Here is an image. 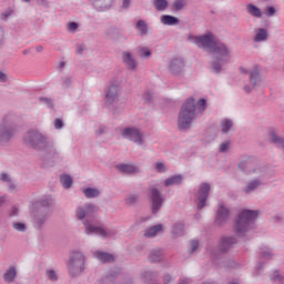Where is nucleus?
Returning a JSON list of instances; mask_svg holds the SVG:
<instances>
[{
	"instance_id": "nucleus-1",
	"label": "nucleus",
	"mask_w": 284,
	"mask_h": 284,
	"mask_svg": "<svg viewBox=\"0 0 284 284\" xmlns=\"http://www.w3.org/2000/svg\"><path fill=\"white\" fill-rule=\"evenodd\" d=\"M187 41L196 45L200 50H204V52H213L214 57L211 61L212 72L214 74H221L223 72V65L231 59V51L225 43L216 40L214 33L207 32L202 36L189 34Z\"/></svg>"
},
{
	"instance_id": "nucleus-2",
	"label": "nucleus",
	"mask_w": 284,
	"mask_h": 284,
	"mask_svg": "<svg viewBox=\"0 0 284 284\" xmlns=\"http://www.w3.org/2000/svg\"><path fill=\"white\" fill-rule=\"evenodd\" d=\"M22 142L27 148L41 152L40 159L47 165H54L59 160V151L54 146V142L50 140L47 133L39 129H30L22 136Z\"/></svg>"
},
{
	"instance_id": "nucleus-3",
	"label": "nucleus",
	"mask_w": 284,
	"mask_h": 284,
	"mask_svg": "<svg viewBox=\"0 0 284 284\" xmlns=\"http://www.w3.org/2000/svg\"><path fill=\"white\" fill-rule=\"evenodd\" d=\"M95 212L97 205L92 203L77 206L75 217L84 225V234H87V236H100V239H110L114 236L116 234V229H103L90 220L94 216Z\"/></svg>"
},
{
	"instance_id": "nucleus-4",
	"label": "nucleus",
	"mask_w": 284,
	"mask_h": 284,
	"mask_svg": "<svg viewBox=\"0 0 284 284\" xmlns=\"http://www.w3.org/2000/svg\"><path fill=\"white\" fill-rule=\"evenodd\" d=\"M196 118V101L194 98H187L180 109L178 118L179 130H187L192 121Z\"/></svg>"
},
{
	"instance_id": "nucleus-5",
	"label": "nucleus",
	"mask_w": 284,
	"mask_h": 284,
	"mask_svg": "<svg viewBox=\"0 0 284 284\" xmlns=\"http://www.w3.org/2000/svg\"><path fill=\"white\" fill-rule=\"evenodd\" d=\"M14 123V115L12 113L6 114L0 123V145H8L14 136L12 124Z\"/></svg>"
},
{
	"instance_id": "nucleus-6",
	"label": "nucleus",
	"mask_w": 284,
	"mask_h": 284,
	"mask_svg": "<svg viewBox=\"0 0 284 284\" xmlns=\"http://www.w3.org/2000/svg\"><path fill=\"white\" fill-rule=\"evenodd\" d=\"M85 270V255L81 251L71 253L68 262V271L71 276H79Z\"/></svg>"
},
{
	"instance_id": "nucleus-7",
	"label": "nucleus",
	"mask_w": 284,
	"mask_h": 284,
	"mask_svg": "<svg viewBox=\"0 0 284 284\" xmlns=\"http://www.w3.org/2000/svg\"><path fill=\"white\" fill-rule=\"evenodd\" d=\"M233 230L240 239H243L250 230V209H244L239 212Z\"/></svg>"
},
{
	"instance_id": "nucleus-8",
	"label": "nucleus",
	"mask_w": 284,
	"mask_h": 284,
	"mask_svg": "<svg viewBox=\"0 0 284 284\" xmlns=\"http://www.w3.org/2000/svg\"><path fill=\"white\" fill-rule=\"evenodd\" d=\"M121 135L126 140L131 141L132 143H135V145H139V148H148V144L145 143V136L143 135V132H141L138 128L134 126H126L121 130Z\"/></svg>"
},
{
	"instance_id": "nucleus-9",
	"label": "nucleus",
	"mask_w": 284,
	"mask_h": 284,
	"mask_svg": "<svg viewBox=\"0 0 284 284\" xmlns=\"http://www.w3.org/2000/svg\"><path fill=\"white\" fill-rule=\"evenodd\" d=\"M237 243L236 237L234 236H223L220 240L219 243V252L214 251V248H212V246H207V252H210L211 257L213 261H216V258H220L221 254H225V252H230V250H232V247H234V245Z\"/></svg>"
},
{
	"instance_id": "nucleus-10",
	"label": "nucleus",
	"mask_w": 284,
	"mask_h": 284,
	"mask_svg": "<svg viewBox=\"0 0 284 284\" xmlns=\"http://www.w3.org/2000/svg\"><path fill=\"white\" fill-rule=\"evenodd\" d=\"M105 105L106 108H112L113 110H119L124 108L123 101L119 98V87L111 84L105 94Z\"/></svg>"
},
{
	"instance_id": "nucleus-11",
	"label": "nucleus",
	"mask_w": 284,
	"mask_h": 284,
	"mask_svg": "<svg viewBox=\"0 0 284 284\" xmlns=\"http://www.w3.org/2000/svg\"><path fill=\"white\" fill-rule=\"evenodd\" d=\"M54 205V197L50 194H44L37 200L30 202L31 212H48Z\"/></svg>"
},
{
	"instance_id": "nucleus-12",
	"label": "nucleus",
	"mask_w": 284,
	"mask_h": 284,
	"mask_svg": "<svg viewBox=\"0 0 284 284\" xmlns=\"http://www.w3.org/2000/svg\"><path fill=\"white\" fill-rule=\"evenodd\" d=\"M149 199L151 202L152 214H159L161 207H163V203H165V197L159 189L152 186L149 192Z\"/></svg>"
},
{
	"instance_id": "nucleus-13",
	"label": "nucleus",
	"mask_w": 284,
	"mask_h": 284,
	"mask_svg": "<svg viewBox=\"0 0 284 284\" xmlns=\"http://www.w3.org/2000/svg\"><path fill=\"white\" fill-rule=\"evenodd\" d=\"M267 169L265 166H257L251 171L252 180L250 182V192H254V190H258V187L265 185L263 181V175L266 174Z\"/></svg>"
},
{
	"instance_id": "nucleus-14",
	"label": "nucleus",
	"mask_w": 284,
	"mask_h": 284,
	"mask_svg": "<svg viewBox=\"0 0 284 284\" xmlns=\"http://www.w3.org/2000/svg\"><path fill=\"white\" fill-rule=\"evenodd\" d=\"M210 183H202L199 186L197 194H196V210L201 212L205 205H207V199L210 196Z\"/></svg>"
},
{
	"instance_id": "nucleus-15",
	"label": "nucleus",
	"mask_w": 284,
	"mask_h": 284,
	"mask_svg": "<svg viewBox=\"0 0 284 284\" xmlns=\"http://www.w3.org/2000/svg\"><path fill=\"white\" fill-rule=\"evenodd\" d=\"M227 221H230V209H227L225 204L219 203L214 223L217 227H223V225L227 224Z\"/></svg>"
},
{
	"instance_id": "nucleus-16",
	"label": "nucleus",
	"mask_w": 284,
	"mask_h": 284,
	"mask_svg": "<svg viewBox=\"0 0 284 284\" xmlns=\"http://www.w3.org/2000/svg\"><path fill=\"white\" fill-rule=\"evenodd\" d=\"M33 212V219L32 224L34 230H42L43 225L48 223V211H32Z\"/></svg>"
},
{
	"instance_id": "nucleus-17",
	"label": "nucleus",
	"mask_w": 284,
	"mask_h": 284,
	"mask_svg": "<svg viewBox=\"0 0 284 284\" xmlns=\"http://www.w3.org/2000/svg\"><path fill=\"white\" fill-rule=\"evenodd\" d=\"M169 70L175 77H179L185 72V60L182 58H174L169 63Z\"/></svg>"
},
{
	"instance_id": "nucleus-18",
	"label": "nucleus",
	"mask_w": 284,
	"mask_h": 284,
	"mask_svg": "<svg viewBox=\"0 0 284 284\" xmlns=\"http://www.w3.org/2000/svg\"><path fill=\"white\" fill-rule=\"evenodd\" d=\"M115 170H118V172H121V174H141V168H139V165L134 163H120L115 166Z\"/></svg>"
},
{
	"instance_id": "nucleus-19",
	"label": "nucleus",
	"mask_w": 284,
	"mask_h": 284,
	"mask_svg": "<svg viewBox=\"0 0 284 284\" xmlns=\"http://www.w3.org/2000/svg\"><path fill=\"white\" fill-rule=\"evenodd\" d=\"M122 62L125 65L126 70H131L134 72L136 68H139V62H136V58L132 55L130 51L122 52Z\"/></svg>"
},
{
	"instance_id": "nucleus-20",
	"label": "nucleus",
	"mask_w": 284,
	"mask_h": 284,
	"mask_svg": "<svg viewBox=\"0 0 284 284\" xmlns=\"http://www.w3.org/2000/svg\"><path fill=\"white\" fill-rule=\"evenodd\" d=\"M254 32H255V36L253 37L254 43H265V41H267V37H270V33L265 28L254 29Z\"/></svg>"
},
{
	"instance_id": "nucleus-21",
	"label": "nucleus",
	"mask_w": 284,
	"mask_h": 284,
	"mask_svg": "<svg viewBox=\"0 0 284 284\" xmlns=\"http://www.w3.org/2000/svg\"><path fill=\"white\" fill-rule=\"evenodd\" d=\"M171 234L173 239L185 236V224L183 222H175L171 227Z\"/></svg>"
},
{
	"instance_id": "nucleus-22",
	"label": "nucleus",
	"mask_w": 284,
	"mask_h": 284,
	"mask_svg": "<svg viewBox=\"0 0 284 284\" xmlns=\"http://www.w3.org/2000/svg\"><path fill=\"white\" fill-rule=\"evenodd\" d=\"M159 234H163V224L150 226L144 231L145 239H154V236H159Z\"/></svg>"
},
{
	"instance_id": "nucleus-23",
	"label": "nucleus",
	"mask_w": 284,
	"mask_h": 284,
	"mask_svg": "<svg viewBox=\"0 0 284 284\" xmlns=\"http://www.w3.org/2000/svg\"><path fill=\"white\" fill-rule=\"evenodd\" d=\"M93 258L100 261V263H112L114 261V255L103 252V251H94L92 252Z\"/></svg>"
},
{
	"instance_id": "nucleus-24",
	"label": "nucleus",
	"mask_w": 284,
	"mask_h": 284,
	"mask_svg": "<svg viewBox=\"0 0 284 284\" xmlns=\"http://www.w3.org/2000/svg\"><path fill=\"white\" fill-rule=\"evenodd\" d=\"M234 128V120L230 118H223L220 121V130L222 134H230Z\"/></svg>"
},
{
	"instance_id": "nucleus-25",
	"label": "nucleus",
	"mask_w": 284,
	"mask_h": 284,
	"mask_svg": "<svg viewBox=\"0 0 284 284\" xmlns=\"http://www.w3.org/2000/svg\"><path fill=\"white\" fill-rule=\"evenodd\" d=\"M144 283L159 284V273L154 271H144L142 274Z\"/></svg>"
},
{
	"instance_id": "nucleus-26",
	"label": "nucleus",
	"mask_w": 284,
	"mask_h": 284,
	"mask_svg": "<svg viewBox=\"0 0 284 284\" xmlns=\"http://www.w3.org/2000/svg\"><path fill=\"white\" fill-rule=\"evenodd\" d=\"M183 183V175L174 174L164 180V187H172L174 185H181Z\"/></svg>"
},
{
	"instance_id": "nucleus-27",
	"label": "nucleus",
	"mask_w": 284,
	"mask_h": 284,
	"mask_svg": "<svg viewBox=\"0 0 284 284\" xmlns=\"http://www.w3.org/2000/svg\"><path fill=\"white\" fill-rule=\"evenodd\" d=\"M260 256L264 258V261H272L274 258V251L268 245L260 246Z\"/></svg>"
},
{
	"instance_id": "nucleus-28",
	"label": "nucleus",
	"mask_w": 284,
	"mask_h": 284,
	"mask_svg": "<svg viewBox=\"0 0 284 284\" xmlns=\"http://www.w3.org/2000/svg\"><path fill=\"white\" fill-rule=\"evenodd\" d=\"M16 278H17V267L11 265L4 272L3 280L6 283H14Z\"/></svg>"
},
{
	"instance_id": "nucleus-29",
	"label": "nucleus",
	"mask_w": 284,
	"mask_h": 284,
	"mask_svg": "<svg viewBox=\"0 0 284 284\" xmlns=\"http://www.w3.org/2000/svg\"><path fill=\"white\" fill-rule=\"evenodd\" d=\"M162 26H179V18L170 14H163L160 18Z\"/></svg>"
},
{
	"instance_id": "nucleus-30",
	"label": "nucleus",
	"mask_w": 284,
	"mask_h": 284,
	"mask_svg": "<svg viewBox=\"0 0 284 284\" xmlns=\"http://www.w3.org/2000/svg\"><path fill=\"white\" fill-rule=\"evenodd\" d=\"M268 139L274 145H276V148H282V150H284V139L278 136L276 132L270 131Z\"/></svg>"
},
{
	"instance_id": "nucleus-31",
	"label": "nucleus",
	"mask_w": 284,
	"mask_h": 284,
	"mask_svg": "<svg viewBox=\"0 0 284 284\" xmlns=\"http://www.w3.org/2000/svg\"><path fill=\"white\" fill-rule=\"evenodd\" d=\"M90 2L92 3L93 8H95V10H108L110 8V0H90Z\"/></svg>"
},
{
	"instance_id": "nucleus-32",
	"label": "nucleus",
	"mask_w": 284,
	"mask_h": 284,
	"mask_svg": "<svg viewBox=\"0 0 284 284\" xmlns=\"http://www.w3.org/2000/svg\"><path fill=\"white\" fill-rule=\"evenodd\" d=\"M187 8V0H173L171 3V10L173 12H181Z\"/></svg>"
},
{
	"instance_id": "nucleus-33",
	"label": "nucleus",
	"mask_w": 284,
	"mask_h": 284,
	"mask_svg": "<svg viewBox=\"0 0 284 284\" xmlns=\"http://www.w3.org/2000/svg\"><path fill=\"white\" fill-rule=\"evenodd\" d=\"M250 83L253 88L261 84V73L258 72V68L255 67L254 70L251 72Z\"/></svg>"
},
{
	"instance_id": "nucleus-34",
	"label": "nucleus",
	"mask_w": 284,
	"mask_h": 284,
	"mask_svg": "<svg viewBox=\"0 0 284 284\" xmlns=\"http://www.w3.org/2000/svg\"><path fill=\"white\" fill-rule=\"evenodd\" d=\"M135 29L142 37H145L150 32V28L148 27V22H145V20H139L135 23Z\"/></svg>"
},
{
	"instance_id": "nucleus-35",
	"label": "nucleus",
	"mask_w": 284,
	"mask_h": 284,
	"mask_svg": "<svg viewBox=\"0 0 284 284\" xmlns=\"http://www.w3.org/2000/svg\"><path fill=\"white\" fill-rule=\"evenodd\" d=\"M85 199H97L101 194V191L97 187H84L82 190Z\"/></svg>"
},
{
	"instance_id": "nucleus-36",
	"label": "nucleus",
	"mask_w": 284,
	"mask_h": 284,
	"mask_svg": "<svg viewBox=\"0 0 284 284\" xmlns=\"http://www.w3.org/2000/svg\"><path fill=\"white\" fill-rule=\"evenodd\" d=\"M152 3L156 12H165L168 10V6H170L168 0H153Z\"/></svg>"
},
{
	"instance_id": "nucleus-37",
	"label": "nucleus",
	"mask_w": 284,
	"mask_h": 284,
	"mask_svg": "<svg viewBox=\"0 0 284 284\" xmlns=\"http://www.w3.org/2000/svg\"><path fill=\"white\" fill-rule=\"evenodd\" d=\"M163 256V251L161 248H153L150 251L149 260L152 263H159Z\"/></svg>"
},
{
	"instance_id": "nucleus-38",
	"label": "nucleus",
	"mask_w": 284,
	"mask_h": 284,
	"mask_svg": "<svg viewBox=\"0 0 284 284\" xmlns=\"http://www.w3.org/2000/svg\"><path fill=\"white\" fill-rule=\"evenodd\" d=\"M237 169L240 170V172H242V174H248L250 173V156L242 159L239 162Z\"/></svg>"
},
{
	"instance_id": "nucleus-39",
	"label": "nucleus",
	"mask_w": 284,
	"mask_h": 284,
	"mask_svg": "<svg viewBox=\"0 0 284 284\" xmlns=\"http://www.w3.org/2000/svg\"><path fill=\"white\" fill-rule=\"evenodd\" d=\"M153 168L155 172H158V174H165V172L170 171V168L168 166V164H165V162L161 160L154 162Z\"/></svg>"
},
{
	"instance_id": "nucleus-40",
	"label": "nucleus",
	"mask_w": 284,
	"mask_h": 284,
	"mask_svg": "<svg viewBox=\"0 0 284 284\" xmlns=\"http://www.w3.org/2000/svg\"><path fill=\"white\" fill-rule=\"evenodd\" d=\"M60 183L64 190H70L72 187V176L65 173L60 175Z\"/></svg>"
},
{
	"instance_id": "nucleus-41",
	"label": "nucleus",
	"mask_w": 284,
	"mask_h": 284,
	"mask_svg": "<svg viewBox=\"0 0 284 284\" xmlns=\"http://www.w3.org/2000/svg\"><path fill=\"white\" fill-rule=\"evenodd\" d=\"M200 248H201V242H199V240L193 239L189 241V244H187L189 254H195V252H199Z\"/></svg>"
},
{
	"instance_id": "nucleus-42",
	"label": "nucleus",
	"mask_w": 284,
	"mask_h": 284,
	"mask_svg": "<svg viewBox=\"0 0 284 284\" xmlns=\"http://www.w3.org/2000/svg\"><path fill=\"white\" fill-rule=\"evenodd\" d=\"M45 277L50 281V283H57V281H59V273L52 268H47Z\"/></svg>"
},
{
	"instance_id": "nucleus-43",
	"label": "nucleus",
	"mask_w": 284,
	"mask_h": 284,
	"mask_svg": "<svg viewBox=\"0 0 284 284\" xmlns=\"http://www.w3.org/2000/svg\"><path fill=\"white\" fill-rule=\"evenodd\" d=\"M263 214L261 210H250V227L252 230L254 222L258 220V217Z\"/></svg>"
},
{
	"instance_id": "nucleus-44",
	"label": "nucleus",
	"mask_w": 284,
	"mask_h": 284,
	"mask_svg": "<svg viewBox=\"0 0 284 284\" xmlns=\"http://www.w3.org/2000/svg\"><path fill=\"white\" fill-rule=\"evenodd\" d=\"M230 148H232V141L231 140H224L219 146V152L221 154H225V152H230Z\"/></svg>"
},
{
	"instance_id": "nucleus-45",
	"label": "nucleus",
	"mask_w": 284,
	"mask_h": 284,
	"mask_svg": "<svg viewBox=\"0 0 284 284\" xmlns=\"http://www.w3.org/2000/svg\"><path fill=\"white\" fill-rule=\"evenodd\" d=\"M283 275H281V272L278 270L273 271L272 274H270V281L272 283H283Z\"/></svg>"
},
{
	"instance_id": "nucleus-46",
	"label": "nucleus",
	"mask_w": 284,
	"mask_h": 284,
	"mask_svg": "<svg viewBox=\"0 0 284 284\" xmlns=\"http://www.w3.org/2000/svg\"><path fill=\"white\" fill-rule=\"evenodd\" d=\"M138 54L141 59H150L152 57V51H150L146 47L138 48Z\"/></svg>"
},
{
	"instance_id": "nucleus-47",
	"label": "nucleus",
	"mask_w": 284,
	"mask_h": 284,
	"mask_svg": "<svg viewBox=\"0 0 284 284\" xmlns=\"http://www.w3.org/2000/svg\"><path fill=\"white\" fill-rule=\"evenodd\" d=\"M12 229L16 230V232H27L28 231V225H26V223L23 222H12L11 223Z\"/></svg>"
},
{
	"instance_id": "nucleus-48",
	"label": "nucleus",
	"mask_w": 284,
	"mask_h": 284,
	"mask_svg": "<svg viewBox=\"0 0 284 284\" xmlns=\"http://www.w3.org/2000/svg\"><path fill=\"white\" fill-rule=\"evenodd\" d=\"M250 14L256 19H261L263 17V11L254 4H250Z\"/></svg>"
},
{
	"instance_id": "nucleus-49",
	"label": "nucleus",
	"mask_w": 284,
	"mask_h": 284,
	"mask_svg": "<svg viewBox=\"0 0 284 284\" xmlns=\"http://www.w3.org/2000/svg\"><path fill=\"white\" fill-rule=\"evenodd\" d=\"M60 84L64 90H68V88H72V78L69 75H63L60 80Z\"/></svg>"
},
{
	"instance_id": "nucleus-50",
	"label": "nucleus",
	"mask_w": 284,
	"mask_h": 284,
	"mask_svg": "<svg viewBox=\"0 0 284 284\" xmlns=\"http://www.w3.org/2000/svg\"><path fill=\"white\" fill-rule=\"evenodd\" d=\"M19 214H21V211L17 205H13L8 210V216H10V219H14L19 216Z\"/></svg>"
},
{
	"instance_id": "nucleus-51",
	"label": "nucleus",
	"mask_w": 284,
	"mask_h": 284,
	"mask_svg": "<svg viewBox=\"0 0 284 284\" xmlns=\"http://www.w3.org/2000/svg\"><path fill=\"white\" fill-rule=\"evenodd\" d=\"M263 14H265V17L272 18L276 14V8L272 7V6H267L264 10H263Z\"/></svg>"
},
{
	"instance_id": "nucleus-52",
	"label": "nucleus",
	"mask_w": 284,
	"mask_h": 284,
	"mask_svg": "<svg viewBox=\"0 0 284 284\" xmlns=\"http://www.w3.org/2000/svg\"><path fill=\"white\" fill-rule=\"evenodd\" d=\"M136 201H139V195L138 194H129L125 197L126 205H134V203H136Z\"/></svg>"
},
{
	"instance_id": "nucleus-53",
	"label": "nucleus",
	"mask_w": 284,
	"mask_h": 284,
	"mask_svg": "<svg viewBox=\"0 0 284 284\" xmlns=\"http://www.w3.org/2000/svg\"><path fill=\"white\" fill-rule=\"evenodd\" d=\"M196 108H197L199 112H205V110L207 108V102L205 101V99H200L196 102Z\"/></svg>"
},
{
	"instance_id": "nucleus-54",
	"label": "nucleus",
	"mask_w": 284,
	"mask_h": 284,
	"mask_svg": "<svg viewBox=\"0 0 284 284\" xmlns=\"http://www.w3.org/2000/svg\"><path fill=\"white\" fill-rule=\"evenodd\" d=\"M263 267H265V262H263V261L257 262V264L255 266L256 271L253 272V276H258V274H261L258 272H261V270H263Z\"/></svg>"
},
{
	"instance_id": "nucleus-55",
	"label": "nucleus",
	"mask_w": 284,
	"mask_h": 284,
	"mask_svg": "<svg viewBox=\"0 0 284 284\" xmlns=\"http://www.w3.org/2000/svg\"><path fill=\"white\" fill-rule=\"evenodd\" d=\"M0 181H2L3 183H10L12 181V179H10V174L8 173H1L0 174Z\"/></svg>"
},
{
	"instance_id": "nucleus-56",
	"label": "nucleus",
	"mask_w": 284,
	"mask_h": 284,
	"mask_svg": "<svg viewBox=\"0 0 284 284\" xmlns=\"http://www.w3.org/2000/svg\"><path fill=\"white\" fill-rule=\"evenodd\" d=\"M153 94H154V93H153L152 91H145V92L143 93L142 98H143L144 101L150 102V101H152Z\"/></svg>"
},
{
	"instance_id": "nucleus-57",
	"label": "nucleus",
	"mask_w": 284,
	"mask_h": 284,
	"mask_svg": "<svg viewBox=\"0 0 284 284\" xmlns=\"http://www.w3.org/2000/svg\"><path fill=\"white\" fill-rule=\"evenodd\" d=\"M108 132V126L100 125L99 129L95 131L97 136H101V134H105Z\"/></svg>"
},
{
	"instance_id": "nucleus-58",
	"label": "nucleus",
	"mask_w": 284,
	"mask_h": 284,
	"mask_svg": "<svg viewBox=\"0 0 284 284\" xmlns=\"http://www.w3.org/2000/svg\"><path fill=\"white\" fill-rule=\"evenodd\" d=\"M39 101H41V103H44V105H48V108H52V100L50 98L41 97Z\"/></svg>"
},
{
	"instance_id": "nucleus-59",
	"label": "nucleus",
	"mask_w": 284,
	"mask_h": 284,
	"mask_svg": "<svg viewBox=\"0 0 284 284\" xmlns=\"http://www.w3.org/2000/svg\"><path fill=\"white\" fill-rule=\"evenodd\" d=\"M54 128H55V130H63V120L55 119L54 120Z\"/></svg>"
},
{
	"instance_id": "nucleus-60",
	"label": "nucleus",
	"mask_w": 284,
	"mask_h": 284,
	"mask_svg": "<svg viewBox=\"0 0 284 284\" xmlns=\"http://www.w3.org/2000/svg\"><path fill=\"white\" fill-rule=\"evenodd\" d=\"M162 281H163L164 284H169L170 281H172V275L170 273H164L163 277H162Z\"/></svg>"
},
{
	"instance_id": "nucleus-61",
	"label": "nucleus",
	"mask_w": 284,
	"mask_h": 284,
	"mask_svg": "<svg viewBox=\"0 0 284 284\" xmlns=\"http://www.w3.org/2000/svg\"><path fill=\"white\" fill-rule=\"evenodd\" d=\"M77 28H79V24L77 22H70L68 24L69 32H74V30H77Z\"/></svg>"
},
{
	"instance_id": "nucleus-62",
	"label": "nucleus",
	"mask_w": 284,
	"mask_h": 284,
	"mask_svg": "<svg viewBox=\"0 0 284 284\" xmlns=\"http://www.w3.org/2000/svg\"><path fill=\"white\" fill-rule=\"evenodd\" d=\"M7 185H8L10 192H17V184H14V182H12V180L10 182H8Z\"/></svg>"
},
{
	"instance_id": "nucleus-63",
	"label": "nucleus",
	"mask_w": 284,
	"mask_h": 284,
	"mask_svg": "<svg viewBox=\"0 0 284 284\" xmlns=\"http://www.w3.org/2000/svg\"><path fill=\"white\" fill-rule=\"evenodd\" d=\"M132 3V0H122V8L128 10Z\"/></svg>"
},
{
	"instance_id": "nucleus-64",
	"label": "nucleus",
	"mask_w": 284,
	"mask_h": 284,
	"mask_svg": "<svg viewBox=\"0 0 284 284\" xmlns=\"http://www.w3.org/2000/svg\"><path fill=\"white\" fill-rule=\"evenodd\" d=\"M6 203H8V195H1L0 196V207L2 205H6Z\"/></svg>"
}]
</instances>
